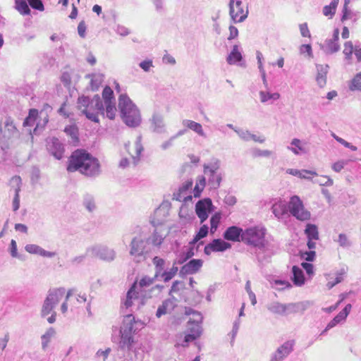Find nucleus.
Masks as SVG:
<instances>
[{
  "instance_id": "nucleus-1",
  "label": "nucleus",
  "mask_w": 361,
  "mask_h": 361,
  "mask_svg": "<svg viewBox=\"0 0 361 361\" xmlns=\"http://www.w3.org/2000/svg\"><path fill=\"white\" fill-rule=\"evenodd\" d=\"M151 228L136 227L131 233L128 253L134 262H145L149 255L161 250L168 232L160 223L150 221Z\"/></svg>"
},
{
  "instance_id": "nucleus-2",
  "label": "nucleus",
  "mask_w": 361,
  "mask_h": 361,
  "mask_svg": "<svg viewBox=\"0 0 361 361\" xmlns=\"http://www.w3.org/2000/svg\"><path fill=\"white\" fill-rule=\"evenodd\" d=\"M266 229L255 226L243 231V242L256 248L255 255L259 264L267 262L277 250L276 245L265 239Z\"/></svg>"
},
{
  "instance_id": "nucleus-3",
  "label": "nucleus",
  "mask_w": 361,
  "mask_h": 361,
  "mask_svg": "<svg viewBox=\"0 0 361 361\" xmlns=\"http://www.w3.org/2000/svg\"><path fill=\"white\" fill-rule=\"evenodd\" d=\"M69 172L79 171L82 174L94 177L100 173L99 160L84 149L74 151L67 167Z\"/></svg>"
},
{
  "instance_id": "nucleus-4",
  "label": "nucleus",
  "mask_w": 361,
  "mask_h": 361,
  "mask_svg": "<svg viewBox=\"0 0 361 361\" xmlns=\"http://www.w3.org/2000/svg\"><path fill=\"white\" fill-rule=\"evenodd\" d=\"M118 109L123 121L128 126L135 128L140 125L142 121L140 112L126 94H121L119 96Z\"/></svg>"
},
{
  "instance_id": "nucleus-5",
  "label": "nucleus",
  "mask_w": 361,
  "mask_h": 361,
  "mask_svg": "<svg viewBox=\"0 0 361 361\" xmlns=\"http://www.w3.org/2000/svg\"><path fill=\"white\" fill-rule=\"evenodd\" d=\"M203 178H206V181L211 189H217L220 187L223 174L221 171V161L219 159L214 158L209 163L203 165Z\"/></svg>"
},
{
  "instance_id": "nucleus-6",
  "label": "nucleus",
  "mask_w": 361,
  "mask_h": 361,
  "mask_svg": "<svg viewBox=\"0 0 361 361\" xmlns=\"http://www.w3.org/2000/svg\"><path fill=\"white\" fill-rule=\"evenodd\" d=\"M65 294V289L63 288H54L49 290L48 294L42 305L40 315L46 317L54 312V309L59 304Z\"/></svg>"
},
{
  "instance_id": "nucleus-7",
  "label": "nucleus",
  "mask_w": 361,
  "mask_h": 361,
  "mask_svg": "<svg viewBox=\"0 0 361 361\" xmlns=\"http://www.w3.org/2000/svg\"><path fill=\"white\" fill-rule=\"evenodd\" d=\"M288 209L290 214L299 221H304L310 219V212L305 209L302 200L297 195L290 197Z\"/></svg>"
},
{
  "instance_id": "nucleus-8",
  "label": "nucleus",
  "mask_w": 361,
  "mask_h": 361,
  "mask_svg": "<svg viewBox=\"0 0 361 361\" xmlns=\"http://www.w3.org/2000/svg\"><path fill=\"white\" fill-rule=\"evenodd\" d=\"M86 255L103 261L111 262L116 257V252L106 245H94L87 248Z\"/></svg>"
},
{
  "instance_id": "nucleus-9",
  "label": "nucleus",
  "mask_w": 361,
  "mask_h": 361,
  "mask_svg": "<svg viewBox=\"0 0 361 361\" xmlns=\"http://www.w3.org/2000/svg\"><path fill=\"white\" fill-rule=\"evenodd\" d=\"M229 14L234 23H240L247 18L248 11L243 9L241 0H230Z\"/></svg>"
},
{
  "instance_id": "nucleus-10",
  "label": "nucleus",
  "mask_w": 361,
  "mask_h": 361,
  "mask_svg": "<svg viewBox=\"0 0 361 361\" xmlns=\"http://www.w3.org/2000/svg\"><path fill=\"white\" fill-rule=\"evenodd\" d=\"M149 297L151 298L152 295L149 293H140L137 290V281H135L131 287L129 288L126 293V299L123 302L122 308L126 307L128 309L132 307L137 300H139L140 297Z\"/></svg>"
},
{
  "instance_id": "nucleus-11",
  "label": "nucleus",
  "mask_w": 361,
  "mask_h": 361,
  "mask_svg": "<svg viewBox=\"0 0 361 361\" xmlns=\"http://www.w3.org/2000/svg\"><path fill=\"white\" fill-rule=\"evenodd\" d=\"M294 344L293 340L286 341L271 354L270 361H283L293 350Z\"/></svg>"
},
{
  "instance_id": "nucleus-12",
  "label": "nucleus",
  "mask_w": 361,
  "mask_h": 361,
  "mask_svg": "<svg viewBox=\"0 0 361 361\" xmlns=\"http://www.w3.org/2000/svg\"><path fill=\"white\" fill-rule=\"evenodd\" d=\"M212 202L209 198L199 200L195 205V212L202 224L208 218V214L212 211Z\"/></svg>"
},
{
  "instance_id": "nucleus-13",
  "label": "nucleus",
  "mask_w": 361,
  "mask_h": 361,
  "mask_svg": "<svg viewBox=\"0 0 361 361\" xmlns=\"http://www.w3.org/2000/svg\"><path fill=\"white\" fill-rule=\"evenodd\" d=\"M142 327L143 323L140 320H135V317L132 314H128L123 317L121 329L131 334H135Z\"/></svg>"
},
{
  "instance_id": "nucleus-14",
  "label": "nucleus",
  "mask_w": 361,
  "mask_h": 361,
  "mask_svg": "<svg viewBox=\"0 0 361 361\" xmlns=\"http://www.w3.org/2000/svg\"><path fill=\"white\" fill-rule=\"evenodd\" d=\"M47 148L49 152L56 159H61L64 153V146L56 137L47 140Z\"/></svg>"
},
{
  "instance_id": "nucleus-15",
  "label": "nucleus",
  "mask_w": 361,
  "mask_h": 361,
  "mask_svg": "<svg viewBox=\"0 0 361 361\" xmlns=\"http://www.w3.org/2000/svg\"><path fill=\"white\" fill-rule=\"evenodd\" d=\"M149 128L153 133L163 134L166 132V123L162 114L154 112L149 119Z\"/></svg>"
},
{
  "instance_id": "nucleus-16",
  "label": "nucleus",
  "mask_w": 361,
  "mask_h": 361,
  "mask_svg": "<svg viewBox=\"0 0 361 361\" xmlns=\"http://www.w3.org/2000/svg\"><path fill=\"white\" fill-rule=\"evenodd\" d=\"M312 305L313 302L310 300L285 304V315L299 312L302 314Z\"/></svg>"
},
{
  "instance_id": "nucleus-17",
  "label": "nucleus",
  "mask_w": 361,
  "mask_h": 361,
  "mask_svg": "<svg viewBox=\"0 0 361 361\" xmlns=\"http://www.w3.org/2000/svg\"><path fill=\"white\" fill-rule=\"evenodd\" d=\"M90 100L91 99L88 97L82 96L79 97L78 99V108L89 120L94 123H99V118L97 114L88 110V104Z\"/></svg>"
},
{
  "instance_id": "nucleus-18",
  "label": "nucleus",
  "mask_w": 361,
  "mask_h": 361,
  "mask_svg": "<svg viewBox=\"0 0 361 361\" xmlns=\"http://www.w3.org/2000/svg\"><path fill=\"white\" fill-rule=\"evenodd\" d=\"M141 141L142 137L140 135L137 137L132 147H130V142L125 144V149L130 155L135 164L139 161L141 153L144 149Z\"/></svg>"
},
{
  "instance_id": "nucleus-19",
  "label": "nucleus",
  "mask_w": 361,
  "mask_h": 361,
  "mask_svg": "<svg viewBox=\"0 0 361 361\" xmlns=\"http://www.w3.org/2000/svg\"><path fill=\"white\" fill-rule=\"evenodd\" d=\"M231 247L229 243L218 238L213 240L204 247L205 255H209L212 252H223Z\"/></svg>"
},
{
  "instance_id": "nucleus-20",
  "label": "nucleus",
  "mask_w": 361,
  "mask_h": 361,
  "mask_svg": "<svg viewBox=\"0 0 361 361\" xmlns=\"http://www.w3.org/2000/svg\"><path fill=\"white\" fill-rule=\"evenodd\" d=\"M202 264L203 261L202 259H191L181 267L180 274L182 275L195 274L200 269Z\"/></svg>"
},
{
  "instance_id": "nucleus-21",
  "label": "nucleus",
  "mask_w": 361,
  "mask_h": 361,
  "mask_svg": "<svg viewBox=\"0 0 361 361\" xmlns=\"http://www.w3.org/2000/svg\"><path fill=\"white\" fill-rule=\"evenodd\" d=\"M176 299L174 297L164 300L161 305L158 307L156 312V317L160 318L166 314H170L176 307Z\"/></svg>"
},
{
  "instance_id": "nucleus-22",
  "label": "nucleus",
  "mask_w": 361,
  "mask_h": 361,
  "mask_svg": "<svg viewBox=\"0 0 361 361\" xmlns=\"http://www.w3.org/2000/svg\"><path fill=\"white\" fill-rule=\"evenodd\" d=\"M243 230L235 226L228 227L224 233V238L227 240L238 242L243 241Z\"/></svg>"
},
{
  "instance_id": "nucleus-23",
  "label": "nucleus",
  "mask_w": 361,
  "mask_h": 361,
  "mask_svg": "<svg viewBox=\"0 0 361 361\" xmlns=\"http://www.w3.org/2000/svg\"><path fill=\"white\" fill-rule=\"evenodd\" d=\"M339 36V30L336 28L334 30L333 37L331 39H328L326 41V45L324 48V51L328 54H332L334 52H337L340 49V45L338 43Z\"/></svg>"
},
{
  "instance_id": "nucleus-24",
  "label": "nucleus",
  "mask_w": 361,
  "mask_h": 361,
  "mask_svg": "<svg viewBox=\"0 0 361 361\" xmlns=\"http://www.w3.org/2000/svg\"><path fill=\"white\" fill-rule=\"evenodd\" d=\"M25 250L30 254L38 255L49 258L54 257L56 255L55 252L47 251L40 246L35 244H28L25 245Z\"/></svg>"
},
{
  "instance_id": "nucleus-25",
  "label": "nucleus",
  "mask_w": 361,
  "mask_h": 361,
  "mask_svg": "<svg viewBox=\"0 0 361 361\" xmlns=\"http://www.w3.org/2000/svg\"><path fill=\"white\" fill-rule=\"evenodd\" d=\"M88 110L95 113L97 117L98 114L99 113L102 115L104 114V104L99 95L96 94L91 99L90 104H88Z\"/></svg>"
},
{
  "instance_id": "nucleus-26",
  "label": "nucleus",
  "mask_w": 361,
  "mask_h": 361,
  "mask_svg": "<svg viewBox=\"0 0 361 361\" xmlns=\"http://www.w3.org/2000/svg\"><path fill=\"white\" fill-rule=\"evenodd\" d=\"M182 124L183 126L196 133L199 136L204 138L207 137V135L203 130L202 126L200 123L192 120L184 119L182 121Z\"/></svg>"
},
{
  "instance_id": "nucleus-27",
  "label": "nucleus",
  "mask_w": 361,
  "mask_h": 361,
  "mask_svg": "<svg viewBox=\"0 0 361 361\" xmlns=\"http://www.w3.org/2000/svg\"><path fill=\"white\" fill-rule=\"evenodd\" d=\"M152 263L154 266V276L159 280L161 274L166 271V261L163 258L155 256L152 259Z\"/></svg>"
},
{
  "instance_id": "nucleus-28",
  "label": "nucleus",
  "mask_w": 361,
  "mask_h": 361,
  "mask_svg": "<svg viewBox=\"0 0 361 361\" xmlns=\"http://www.w3.org/2000/svg\"><path fill=\"white\" fill-rule=\"evenodd\" d=\"M327 65H317V74L316 80L320 87H323L326 83V74L328 73Z\"/></svg>"
},
{
  "instance_id": "nucleus-29",
  "label": "nucleus",
  "mask_w": 361,
  "mask_h": 361,
  "mask_svg": "<svg viewBox=\"0 0 361 361\" xmlns=\"http://www.w3.org/2000/svg\"><path fill=\"white\" fill-rule=\"evenodd\" d=\"M121 340L119 341V348L121 349H130L133 343V334L131 333L120 329Z\"/></svg>"
},
{
  "instance_id": "nucleus-30",
  "label": "nucleus",
  "mask_w": 361,
  "mask_h": 361,
  "mask_svg": "<svg viewBox=\"0 0 361 361\" xmlns=\"http://www.w3.org/2000/svg\"><path fill=\"white\" fill-rule=\"evenodd\" d=\"M86 78L90 79V86L92 91H96L103 82L104 75L101 73H92L86 75Z\"/></svg>"
},
{
  "instance_id": "nucleus-31",
  "label": "nucleus",
  "mask_w": 361,
  "mask_h": 361,
  "mask_svg": "<svg viewBox=\"0 0 361 361\" xmlns=\"http://www.w3.org/2000/svg\"><path fill=\"white\" fill-rule=\"evenodd\" d=\"M360 18V13L357 11H354L348 8H343L342 10V16L341 18V22L344 23L345 21L350 20L353 23H355Z\"/></svg>"
},
{
  "instance_id": "nucleus-32",
  "label": "nucleus",
  "mask_w": 361,
  "mask_h": 361,
  "mask_svg": "<svg viewBox=\"0 0 361 361\" xmlns=\"http://www.w3.org/2000/svg\"><path fill=\"white\" fill-rule=\"evenodd\" d=\"M292 280L293 283L298 286L303 285L305 283V276L302 270L297 266H293L292 268Z\"/></svg>"
},
{
  "instance_id": "nucleus-33",
  "label": "nucleus",
  "mask_w": 361,
  "mask_h": 361,
  "mask_svg": "<svg viewBox=\"0 0 361 361\" xmlns=\"http://www.w3.org/2000/svg\"><path fill=\"white\" fill-rule=\"evenodd\" d=\"M271 210L275 216L280 219L287 213V206L284 202L280 200L272 205Z\"/></svg>"
},
{
  "instance_id": "nucleus-34",
  "label": "nucleus",
  "mask_w": 361,
  "mask_h": 361,
  "mask_svg": "<svg viewBox=\"0 0 361 361\" xmlns=\"http://www.w3.org/2000/svg\"><path fill=\"white\" fill-rule=\"evenodd\" d=\"M156 280L157 279L154 276H143L138 282L137 281V290L140 293H143V292L145 291V288L152 285Z\"/></svg>"
},
{
  "instance_id": "nucleus-35",
  "label": "nucleus",
  "mask_w": 361,
  "mask_h": 361,
  "mask_svg": "<svg viewBox=\"0 0 361 361\" xmlns=\"http://www.w3.org/2000/svg\"><path fill=\"white\" fill-rule=\"evenodd\" d=\"M243 59L241 53L238 50V46L234 45L233 49L226 58V61L228 64H235L237 62Z\"/></svg>"
},
{
  "instance_id": "nucleus-36",
  "label": "nucleus",
  "mask_w": 361,
  "mask_h": 361,
  "mask_svg": "<svg viewBox=\"0 0 361 361\" xmlns=\"http://www.w3.org/2000/svg\"><path fill=\"white\" fill-rule=\"evenodd\" d=\"M267 307L273 314L285 315V304L274 301L268 304Z\"/></svg>"
},
{
  "instance_id": "nucleus-37",
  "label": "nucleus",
  "mask_w": 361,
  "mask_h": 361,
  "mask_svg": "<svg viewBox=\"0 0 361 361\" xmlns=\"http://www.w3.org/2000/svg\"><path fill=\"white\" fill-rule=\"evenodd\" d=\"M185 314L191 316L188 321V324H192L195 323V324H201L203 317L200 312L195 311L192 308H188L185 310Z\"/></svg>"
},
{
  "instance_id": "nucleus-38",
  "label": "nucleus",
  "mask_w": 361,
  "mask_h": 361,
  "mask_svg": "<svg viewBox=\"0 0 361 361\" xmlns=\"http://www.w3.org/2000/svg\"><path fill=\"white\" fill-rule=\"evenodd\" d=\"M339 0H332L329 5H326L323 8L324 16L328 17L329 19L333 18L336 13V8L338 6Z\"/></svg>"
},
{
  "instance_id": "nucleus-39",
  "label": "nucleus",
  "mask_w": 361,
  "mask_h": 361,
  "mask_svg": "<svg viewBox=\"0 0 361 361\" xmlns=\"http://www.w3.org/2000/svg\"><path fill=\"white\" fill-rule=\"evenodd\" d=\"M260 102L262 103H267L269 100L276 101L280 98V94L278 92L271 93L269 90H261L259 92Z\"/></svg>"
},
{
  "instance_id": "nucleus-40",
  "label": "nucleus",
  "mask_w": 361,
  "mask_h": 361,
  "mask_svg": "<svg viewBox=\"0 0 361 361\" xmlns=\"http://www.w3.org/2000/svg\"><path fill=\"white\" fill-rule=\"evenodd\" d=\"M305 233L306 234L308 240H318L319 239V232L318 228L316 225L308 224L306 226V228L305 230Z\"/></svg>"
},
{
  "instance_id": "nucleus-41",
  "label": "nucleus",
  "mask_w": 361,
  "mask_h": 361,
  "mask_svg": "<svg viewBox=\"0 0 361 361\" xmlns=\"http://www.w3.org/2000/svg\"><path fill=\"white\" fill-rule=\"evenodd\" d=\"M206 185V178H203L200 176L198 178L195 187L193 190V195L195 197H199L201 195L202 191L203 190L204 186Z\"/></svg>"
},
{
  "instance_id": "nucleus-42",
  "label": "nucleus",
  "mask_w": 361,
  "mask_h": 361,
  "mask_svg": "<svg viewBox=\"0 0 361 361\" xmlns=\"http://www.w3.org/2000/svg\"><path fill=\"white\" fill-rule=\"evenodd\" d=\"M16 8L22 15L30 13V9L25 0H16Z\"/></svg>"
},
{
  "instance_id": "nucleus-43",
  "label": "nucleus",
  "mask_w": 361,
  "mask_h": 361,
  "mask_svg": "<svg viewBox=\"0 0 361 361\" xmlns=\"http://www.w3.org/2000/svg\"><path fill=\"white\" fill-rule=\"evenodd\" d=\"M105 104L106 108L104 109V111L106 112V116L112 120L115 118L116 113V107L114 102H106Z\"/></svg>"
},
{
  "instance_id": "nucleus-44",
  "label": "nucleus",
  "mask_w": 361,
  "mask_h": 361,
  "mask_svg": "<svg viewBox=\"0 0 361 361\" xmlns=\"http://www.w3.org/2000/svg\"><path fill=\"white\" fill-rule=\"evenodd\" d=\"M173 200L186 202L192 200V196L186 192H180V188H179V189L173 193Z\"/></svg>"
},
{
  "instance_id": "nucleus-45",
  "label": "nucleus",
  "mask_w": 361,
  "mask_h": 361,
  "mask_svg": "<svg viewBox=\"0 0 361 361\" xmlns=\"http://www.w3.org/2000/svg\"><path fill=\"white\" fill-rule=\"evenodd\" d=\"M335 242H337L338 245L343 248H348L351 246L352 243L349 240L348 237L345 233H340L337 239H334Z\"/></svg>"
},
{
  "instance_id": "nucleus-46",
  "label": "nucleus",
  "mask_w": 361,
  "mask_h": 361,
  "mask_svg": "<svg viewBox=\"0 0 361 361\" xmlns=\"http://www.w3.org/2000/svg\"><path fill=\"white\" fill-rule=\"evenodd\" d=\"M83 204L89 212H92L96 208L94 197L90 195H86L84 197Z\"/></svg>"
},
{
  "instance_id": "nucleus-47",
  "label": "nucleus",
  "mask_w": 361,
  "mask_h": 361,
  "mask_svg": "<svg viewBox=\"0 0 361 361\" xmlns=\"http://www.w3.org/2000/svg\"><path fill=\"white\" fill-rule=\"evenodd\" d=\"M253 157H269L273 154V152L268 149H260L254 148L251 151Z\"/></svg>"
},
{
  "instance_id": "nucleus-48",
  "label": "nucleus",
  "mask_w": 361,
  "mask_h": 361,
  "mask_svg": "<svg viewBox=\"0 0 361 361\" xmlns=\"http://www.w3.org/2000/svg\"><path fill=\"white\" fill-rule=\"evenodd\" d=\"M301 140L298 138H294L291 141V145L295 147H288V149L293 152L295 154L298 155L300 152H303L304 149L301 145Z\"/></svg>"
},
{
  "instance_id": "nucleus-49",
  "label": "nucleus",
  "mask_w": 361,
  "mask_h": 361,
  "mask_svg": "<svg viewBox=\"0 0 361 361\" xmlns=\"http://www.w3.org/2000/svg\"><path fill=\"white\" fill-rule=\"evenodd\" d=\"M350 90L352 91L359 90L361 91V72L357 73L351 80L350 85Z\"/></svg>"
},
{
  "instance_id": "nucleus-50",
  "label": "nucleus",
  "mask_w": 361,
  "mask_h": 361,
  "mask_svg": "<svg viewBox=\"0 0 361 361\" xmlns=\"http://www.w3.org/2000/svg\"><path fill=\"white\" fill-rule=\"evenodd\" d=\"M355 51V47L351 41L346 42L344 44L343 54L346 60H350L352 54Z\"/></svg>"
},
{
  "instance_id": "nucleus-51",
  "label": "nucleus",
  "mask_w": 361,
  "mask_h": 361,
  "mask_svg": "<svg viewBox=\"0 0 361 361\" xmlns=\"http://www.w3.org/2000/svg\"><path fill=\"white\" fill-rule=\"evenodd\" d=\"M194 255L193 248L190 247L185 252H183L177 259L178 264H182Z\"/></svg>"
},
{
  "instance_id": "nucleus-52",
  "label": "nucleus",
  "mask_w": 361,
  "mask_h": 361,
  "mask_svg": "<svg viewBox=\"0 0 361 361\" xmlns=\"http://www.w3.org/2000/svg\"><path fill=\"white\" fill-rule=\"evenodd\" d=\"M64 132L69 135L73 140H78V129L75 125H70L65 128Z\"/></svg>"
},
{
  "instance_id": "nucleus-53",
  "label": "nucleus",
  "mask_w": 361,
  "mask_h": 361,
  "mask_svg": "<svg viewBox=\"0 0 361 361\" xmlns=\"http://www.w3.org/2000/svg\"><path fill=\"white\" fill-rule=\"evenodd\" d=\"M221 220V214L220 213H215L210 219V224L211 228L210 231L211 233H214L216 231V228L219 226V224Z\"/></svg>"
},
{
  "instance_id": "nucleus-54",
  "label": "nucleus",
  "mask_w": 361,
  "mask_h": 361,
  "mask_svg": "<svg viewBox=\"0 0 361 361\" xmlns=\"http://www.w3.org/2000/svg\"><path fill=\"white\" fill-rule=\"evenodd\" d=\"M345 319L338 313L326 326V331L331 329V328L336 326L339 323L344 322Z\"/></svg>"
},
{
  "instance_id": "nucleus-55",
  "label": "nucleus",
  "mask_w": 361,
  "mask_h": 361,
  "mask_svg": "<svg viewBox=\"0 0 361 361\" xmlns=\"http://www.w3.org/2000/svg\"><path fill=\"white\" fill-rule=\"evenodd\" d=\"M114 92L111 90V87L109 86H106L104 87L102 92V97L104 100V103H106V102H111L113 98Z\"/></svg>"
},
{
  "instance_id": "nucleus-56",
  "label": "nucleus",
  "mask_w": 361,
  "mask_h": 361,
  "mask_svg": "<svg viewBox=\"0 0 361 361\" xmlns=\"http://www.w3.org/2000/svg\"><path fill=\"white\" fill-rule=\"evenodd\" d=\"M314 183L319 184L320 185L331 186L334 184V180L327 176H322L319 179H317Z\"/></svg>"
},
{
  "instance_id": "nucleus-57",
  "label": "nucleus",
  "mask_w": 361,
  "mask_h": 361,
  "mask_svg": "<svg viewBox=\"0 0 361 361\" xmlns=\"http://www.w3.org/2000/svg\"><path fill=\"white\" fill-rule=\"evenodd\" d=\"M235 132L245 142L250 140L251 133L249 130H244L243 129H235Z\"/></svg>"
},
{
  "instance_id": "nucleus-58",
  "label": "nucleus",
  "mask_w": 361,
  "mask_h": 361,
  "mask_svg": "<svg viewBox=\"0 0 361 361\" xmlns=\"http://www.w3.org/2000/svg\"><path fill=\"white\" fill-rule=\"evenodd\" d=\"M347 271H348V268L343 267L336 272V278H335L336 283H340L341 282H342L343 281L344 276L346 274Z\"/></svg>"
},
{
  "instance_id": "nucleus-59",
  "label": "nucleus",
  "mask_w": 361,
  "mask_h": 361,
  "mask_svg": "<svg viewBox=\"0 0 361 361\" xmlns=\"http://www.w3.org/2000/svg\"><path fill=\"white\" fill-rule=\"evenodd\" d=\"M29 5L34 9L42 11L44 9L41 0H27Z\"/></svg>"
},
{
  "instance_id": "nucleus-60",
  "label": "nucleus",
  "mask_w": 361,
  "mask_h": 361,
  "mask_svg": "<svg viewBox=\"0 0 361 361\" xmlns=\"http://www.w3.org/2000/svg\"><path fill=\"white\" fill-rule=\"evenodd\" d=\"M188 330L190 333L193 334H195L196 332L198 333L199 337L201 336L202 332L201 324H195V323L192 324H188Z\"/></svg>"
},
{
  "instance_id": "nucleus-61",
  "label": "nucleus",
  "mask_w": 361,
  "mask_h": 361,
  "mask_svg": "<svg viewBox=\"0 0 361 361\" xmlns=\"http://www.w3.org/2000/svg\"><path fill=\"white\" fill-rule=\"evenodd\" d=\"M10 183L12 185V187L15 188V190L18 188L19 192L20 191L22 180L20 176H13L10 180Z\"/></svg>"
},
{
  "instance_id": "nucleus-62",
  "label": "nucleus",
  "mask_w": 361,
  "mask_h": 361,
  "mask_svg": "<svg viewBox=\"0 0 361 361\" xmlns=\"http://www.w3.org/2000/svg\"><path fill=\"white\" fill-rule=\"evenodd\" d=\"M13 210L16 212L20 207V195H19V189L15 190V195L13 200Z\"/></svg>"
},
{
  "instance_id": "nucleus-63",
  "label": "nucleus",
  "mask_w": 361,
  "mask_h": 361,
  "mask_svg": "<svg viewBox=\"0 0 361 361\" xmlns=\"http://www.w3.org/2000/svg\"><path fill=\"white\" fill-rule=\"evenodd\" d=\"M55 329L53 327H49L41 336V339L50 341L51 338L55 335Z\"/></svg>"
},
{
  "instance_id": "nucleus-64",
  "label": "nucleus",
  "mask_w": 361,
  "mask_h": 361,
  "mask_svg": "<svg viewBox=\"0 0 361 361\" xmlns=\"http://www.w3.org/2000/svg\"><path fill=\"white\" fill-rule=\"evenodd\" d=\"M6 128H7V130L10 133L11 135H13L14 133L17 131V129L13 124V121L8 118L5 123Z\"/></svg>"
}]
</instances>
